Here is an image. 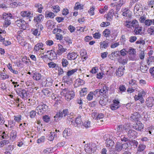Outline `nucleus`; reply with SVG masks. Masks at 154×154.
Here are the masks:
<instances>
[{"mask_svg":"<svg viewBox=\"0 0 154 154\" xmlns=\"http://www.w3.org/2000/svg\"><path fill=\"white\" fill-rule=\"evenodd\" d=\"M128 144L127 143L122 144L119 142H117L115 146V149L118 152L122 150L124 151L128 149Z\"/></svg>","mask_w":154,"mask_h":154,"instance_id":"f257e3e1","label":"nucleus"},{"mask_svg":"<svg viewBox=\"0 0 154 154\" xmlns=\"http://www.w3.org/2000/svg\"><path fill=\"white\" fill-rule=\"evenodd\" d=\"M104 137L105 139L106 138V147H111L113 146L114 143L113 140V137L112 135V134H107L105 135Z\"/></svg>","mask_w":154,"mask_h":154,"instance_id":"f03ea898","label":"nucleus"},{"mask_svg":"<svg viewBox=\"0 0 154 154\" xmlns=\"http://www.w3.org/2000/svg\"><path fill=\"white\" fill-rule=\"evenodd\" d=\"M48 106L45 104L39 105L36 108L38 114L41 115L44 113L48 110Z\"/></svg>","mask_w":154,"mask_h":154,"instance_id":"7ed1b4c3","label":"nucleus"},{"mask_svg":"<svg viewBox=\"0 0 154 154\" xmlns=\"http://www.w3.org/2000/svg\"><path fill=\"white\" fill-rule=\"evenodd\" d=\"M17 25L21 29L25 30L28 26V24L23 20L20 19L15 21Z\"/></svg>","mask_w":154,"mask_h":154,"instance_id":"20e7f679","label":"nucleus"},{"mask_svg":"<svg viewBox=\"0 0 154 154\" xmlns=\"http://www.w3.org/2000/svg\"><path fill=\"white\" fill-rule=\"evenodd\" d=\"M17 93L22 98L25 99L28 96L27 91L22 88L18 89L17 91Z\"/></svg>","mask_w":154,"mask_h":154,"instance_id":"39448f33","label":"nucleus"},{"mask_svg":"<svg viewBox=\"0 0 154 154\" xmlns=\"http://www.w3.org/2000/svg\"><path fill=\"white\" fill-rule=\"evenodd\" d=\"M2 18L5 20L4 27H7L10 25V16L6 13H4L2 16Z\"/></svg>","mask_w":154,"mask_h":154,"instance_id":"423d86ee","label":"nucleus"},{"mask_svg":"<svg viewBox=\"0 0 154 154\" xmlns=\"http://www.w3.org/2000/svg\"><path fill=\"white\" fill-rule=\"evenodd\" d=\"M137 133L133 130H130L128 132L127 135L128 138L132 139H135L137 137Z\"/></svg>","mask_w":154,"mask_h":154,"instance_id":"0eeeda50","label":"nucleus"},{"mask_svg":"<svg viewBox=\"0 0 154 154\" xmlns=\"http://www.w3.org/2000/svg\"><path fill=\"white\" fill-rule=\"evenodd\" d=\"M133 127L137 130L141 131L143 128V125L140 121H138L135 124L133 125Z\"/></svg>","mask_w":154,"mask_h":154,"instance_id":"6e6552de","label":"nucleus"},{"mask_svg":"<svg viewBox=\"0 0 154 154\" xmlns=\"http://www.w3.org/2000/svg\"><path fill=\"white\" fill-rule=\"evenodd\" d=\"M58 49L56 53V55H61L66 51V49L64 48L60 45H58Z\"/></svg>","mask_w":154,"mask_h":154,"instance_id":"1a4fd4ad","label":"nucleus"},{"mask_svg":"<svg viewBox=\"0 0 154 154\" xmlns=\"http://www.w3.org/2000/svg\"><path fill=\"white\" fill-rule=\"evenodd\" d=\"M119 103V102L118 101L114 100L113 103L110 106L111 109L112 110H115L119 108L120 107Z\"/></svg>","mask_w":154,"mask_h":154,"instance_id":"9d476101","label":"nucleus"},{"mask_svg":"<svg viewBox=\"0 0 154 154\" xmlns=\"http://www.w3.org/2000/svg\"><path fill=\"white\" fill-rule=\"evenodd\" d=\"M146 103L148 107H152L154 105V98L152 97L148 98L146 100Z\"/></svg>","mask_w":154,"mask_h":154,"instance_id":"9b49d317","label":"nucleus"},{"mask_svg":"<svg viewBox=\"0 0 154 154\" xmlns=\"http://www.w3.org/2000/svg\"><path fill=\"white\" fill-rule=\"evenodd\" d=\"M140 115L137 112L134 113L130 117V119L132 121H138L140 117Z\"/></svg>","mask_w":154,"mask_h":154,"instance_id":"f8f14e48","label":"nucleus"},{"mask_svg":"<svg viewBox=\"0 0 154 154\" xmlns=\"http://www.w3.org/2000/svg\"><path fill=\"white\" fill-rule=\"evenodd\" d=\"M92 147H94L95 149H97L96 146L95 144H93L89 143V144L85 145V149L86 151L89 153L92 152Z\"/></svg>","mask_w":154,"mask_h":154,"instance_id":"ddd939ff","label":"nucleus"},{"mask_svg":"<svg viewBox=\"0 0 154 154\" xmlns=\"http://www.w3.org/2000/svg\"><path fill=\"white\" fill-rule=\"evenodd\" d=\"M122 15L123 16L130 17L131 16V11L128 9L127 8H125L122 9Z\"/></svg>","mask_w":154,"mask_h":154,"instance_id":"4468645a","label":"nucleus"},{"mask_svg":"<svg viewBox=\"0 0 154 154\" xmlns=\"http://www.w3.org/2000/svg\"><path fill=\"white\" fill-rule=\"evenodd\" d=\"M78 55L76 53L72 52L68 53L67 55V58L68 60H75L77 57Z\"/></svg>","mask_w":154,"mask_h":154,"instance_id":"2eb2a0df","label":"nucleus"},{"mask_svg":"<svg viewBox=\"0 0 154 154\" xmlns=\"http://www.w3.org/2000/svg\"><path fill=\"white\" fill-rule=\"evenodd\" d=\"M74 96V92L73 91H70L68 94L65 95V98L66 100L69 101L73 98Z\"/></svg>","mask_w":154,"mask_h":154,"instance_id":"dca6fc26","label":"nucleus"},{"mask_svg":"<svg viewBox=\"0 0 154 154\" xmlns=\"http://www.w3.org/2000/svg\"><path fill=\"white\" fill-rule=\"evenodd\" d=\"M82 121L81 116H79L75 119V122H73V125L75 127H79L82 125Z\"/></svg>","mask_w":154,"mask_h":154,"instance_id":"f3484780","label":"nucleus"},{"mask_svg":"<svg viewBox=\"0 0 154 154\" xmlns=\"http://www.w3.org/2000/svg\"><path fill=\"white\" fill-rule=\"evenodd\" d=\"M129 126L128 124H125L124 125H120L118 126L117 128L118 132L117 133H119H119L120 132H121L123 130H126L127 129V128Z\"/></svg>","mask_w":154,"mask_h":154,"instance_id":"a211bd4d","label":"nucleus"},{"mask_svg":"<svg viewBox=\"0 0 154 154\" xmlns=\"http://www.w3.org/2000/svg\"><path fill=\"white\" fill-rule=\"evenodd\" d=\"M124 67H119L116 72V75L118 77L121 76L124 74Z\"/></svg>","mask_w":154,"mask_h":154,"instance_id":"6ab92c4d","label":"nucleus"},{"mask_svg":"<svg viewBox=\"0 0 154 154\" xmlns=\"http://www.w3.org/2000/svg\"><path fill=\"white\" fill-rule=\"evenodd\" d=\"M11 60L12 62H13L14 63H15V65L17 66H21L23 65L21 59L18 60L17 58H16L15 59L13 58H12V60Z\"/></svg>","mask_w":154,"mask_h":154,"instance_id":"aec40b11","label":"nucleus"},{"mask_svg":"<svg viewBox=\"0 0 154 154\" xmlns=\"http://www.w3.org/2000/svg\"><path fill=\"white\" fill-rule=\"evenodd\" d=\"M21 15L23 17H32V14L29 11H23L20 13Z\"/></svg>","mask_w":154,"mask_h":154,"instance_id":"412c9836","label":"nucleus"},{"mask_svg":"<svg viewBox=\"0 0 154 154\" xmlns=\"http://www.w3.org/2000/svg\"><path fill=\"white\" fill-rule=\"evenodd\" d=\"M114 11L113 9H111L109 11V13L106 15H105V16H106V17L107 20L110 21L112 20L114 14Z\"/></svg>","mask_w":154,"mask_h":154,"instance_id":"4be33fe9","label":"nucleus"},{"mask_svg":"<svg viewBox=\"0 0 154 154\" xmlns=\"http://www.w3.org/2000/svg\"><path fill=\"white\" fill-rule=\"evenodd\" d=\"M43 44L42 43H39L35 45L34 47V51H38L41 49L43 50Z\"/></svg>","mask_w":154,"mask_h":154,"instance_id":"5701e85b","label":"nucleus"},{"mask_svg":"<svg viewBox=\"0 0 154 154\" xmlns=\"http://www.w3.org/2000/svg\"><path fill=\"white\" fill-rule=\"evenodd\" d=\"M80 53L82 59H84L82 61L83 62L86 60L88 58L86 52L84 50H82Z\"/></svg>","mask_w":154,"mask_h":154,"instance_id":"b1692460","label":"nucleus"},{"mask_svg":"<svg viewBox=\"0 0 154 154\" xmlns=\"http://www.w3.org/2000/svg\"><path fill=\"white\" fill-rule=\"evenodd\" d=\"M71 134V130L70 128H66L63 132V136L65 137L70 136Z\"/></svg>","mask_w":154,"mask_h":154,"instance_id":"393cba45","label":"nucleus"},{"mask_svg":"<svg viewBox=\"0 0 154 154\" xmlns=\"http://www.w3.org/2000/svg\"><path fill=\"white\" fill-rule=\"evenodd\" d=\"M134 99L135 100H139L141 103H143L144 102V100L143 98V96L139 93L138 95H135Z\"/></svg>","mask_w":154,"mask_h":154,"instance_id":"a878e982","label":"nucleus"},{"mask_svg":"<svg viewBox=\"0 0 154 154\" xmlns=\"http://www.w3.org/2000/svg\"><path fill=\"white\" fill-rule=\"evenodd\" d=\"M142 27L138 26L135 28L134 32L136 35H141L142 34Z\"/></svg>","mask_w":154,"mask_h":154,"instance_id":"bb28decb","label":"nucleus"},{"mask_svg":"<svg viewBox=\"0 0 154 154\" xmlns=\"http://www.w3.org/2000/svg\"><path fill=\"white\" fill-rule=\"evenodd\" d=\"M119 51L112 52L111 54L109 55V58L111 60H113V58H116L119 56Z\"/></svg>","mask_w":154,"mask_h":154,"instance_id":"cd10ccee","label":"nucleus"},{"mask_svg":"<svg viewBox=\"0 0 154 154\" xmlns=\"http://www.w3.org/2000/svg\"><path fill=\"white\" fill-rule=\"evenodd\" d=\"M35 7L37 9V11L38 13H42L43 9V7L42 4L40 3H36L35 5Z\"/></svg>","mask_w":154,"mask_h":154,"instance_id":"c85d7f7f","label":"nucleus"},{"mask_svg":"<svg viewBox=\"0 0 154 154\" xmlns=\"http://www.w3.org/2000/svg\"><path fill=\"white\" fill-rule=\"evenodd\" d=\"M57 137V134L56 133L51 132L48 136V139L50 141H52L54 138H56Z\"/></svg>","mask_w":154,"mask_h":154,"instance_id":"c756f323","label":"nucleus"},{"mask_svg":"<svg viewBox=\"0 0 154 154\" xmlns=\"http://www.w3.org/2000/svg\"><path fill=\"white\" fill-rule=\"evenodd\" d=\"M45 17L46 18H53L55 16V14L53 12L48 11H46L45 13Z\"/></svg>","mask_w":154,"mask_h":154,"instance_id":"7c9ffc66","label":"nucleus"},{"mask_svg":"<svg viewBox=\"0 0 154 154\" xmlns=\"http://www.w3.org/2000/svg\"><path fill=\"white\" fill-rule=\"evenodd\" d=\"M108 87L106 85L103 86L101 88L100 90L101 95L105 94L108 91Z\"/></svg>","mask_w":154,"mask_h":154,"instance_id":"2f4dec72","label":"nucleus"},{"mask_svg":"<svg viewBox=\"0 0 154 154\" xmlns=\"http://www.w3.org/2000/svg\"><path fill=\"white\" fill-rule=\"evenodd\" d=\"M109 42L108 41L105 40L100 43V47L102 48H106L108 46Z\"/></svg>","mask_w":154,"mask_h":154,"instance_id":"473e14b6","label":"nucleus"},{"mask_svg":"<svg viewBox=\"0 0 154 154\" xmlns=\"http://www.w3.org/2000/svg\"><path fill=\"white\" fill-rule=\"evenodd\" d=\"M42 77L41 73L38 72H35L33 74V79L36 80H39Z\"/></svg>","mask_w":154,"mask_h":154,"instance_id":"72a5a7b5","label":"nucleus"},{"mask_svg":"<svg viewBox=\"0 0 154 154\" xmlns=\"http://www.w3.org/2000/svg\"><path fill=\"white\" fill-rule=\"evenodd\" d=\"M17 134V133L15 131H12L11 134H10V139H11L12 141L16 140Z\"/></svg>","mask_w":154,"mask_h":154,"instance_id":"f704fd0d","label":"nucleus"},{"mask_svg":"<svg viewBox=\"0 0 154 154\" xmlns=\"http://www.w3.org/2000/svg\"><path fill=\"white\" fill-rule=\"evenodd\" d=\"M59 112L60 115V117L61 118L65 117L66 116H67L69 113L68 110L66 109H63L62 112Z\"/></svg>","mask_w":154,"mask_h":154,"instance_id":"c9c22d12","label":"nucleus"},{"mask_svg":"<svg viewBox=\"0 0 154 154\" xmlns=\"http://www.w3.org/2000/svg\"><path fill=\"white\" fill-rule=\"evenodd\" d=\"M22 37L19 36V37H17V39L18 40L19 43L21 45L25 46L28 45H30L29 44H28L27 42H26L24 41V40L23 39V41H20L19 40L21 39H22L21 38Z\"/></svg>","mask_w":154,"mask_h":154,"instance_id":"e433bc0d","label":"nucleus"},{"mask_svg":"<svg viewBox=\"0 0 154 154\" xmlns=\"http://www.w3.org/2000/svg\"><path fill=\"white\" fill-rule=\"evenodd\" d=\"M129 84L131 87H133L134 88H137V87L136 81L133 79H131L129 81Z\"/></svg>","mask_w":154,"mask_h":154,"instance_id":"4c0bfd02","label":"nucleus"},{"mask_svg":"<svg viewBox=\"0 0 154 154\" xmlns=\"http://www.w3.org/2000/svg\"><path fill=\"white\" fill-rule=\"evenodd\" d=\"M42 92L45 95L48 97L50 95L51 93V90L48 89H43L42 91Z\"/></svg>","mask_w":154,"mask_h":154,"instance_id":"58836bf2","label":"nucleus"},{"mask_svg":"<svg viewBox=\"0 0 154 154\" xmlns=\"http://www.w3.org/2000/svg\"><path fill=\"white\" fill-rule=\"evenodd\" d=\"M10 98L11 99H10V103L12 105L13 104H15L16 105H17V103H18L19 101L17 100V99H16L14 97L13 95H10Z\"/></svg>","mask_w":154,"mask_h":154,"instance_id":"ea45409f","label":"nucleus"},{"mask_svg":"<svg viewBox=\"0 0 154 154\" xmlns=\"http://www.w3.org/2000/svg\"><path fill=\"white\" fill-rule=\"evenodd\" d=\"M44 18V16L42 14H39L34 17V20L37 22H40Z\"/></svg>","mask_w":154,"mask_h":154,"instance_id":"a19ab883","label":"nucleus"},{"mask_svg":"<svg viewBox=\"0 0 154 154\" xmlns=\"http://www.w3.org/2000/svg\"><path fill=\"white\" fill-rule=\"evenodd\" d=\"M127 53L130 54H135L136 53V51L133 48L130 47L127 51Z\"/></svg>","mask_w":154,"mask_h":154,"instance_id":"79ce46f5","label":"nucleus"},{"mask_svg":"<svg viewBox=\"0 0 154 154\" xmlns=\"http://www.w3.org/2000/svg\"><path fill=\"white\" fill-rule=\"evenodd\" d=\"M148 67L146 65H141L140 67V70L143 73H145L147 70Z\"/></svg>","mask_w":154,"mask_h":154,"instance_id":"37998d69","label":"nucleus"},{"mask_svg":"<svg viewBox=\"0 0 154 154\" xmlns=\"http://www.w3.org/2000/svg\"><path fill=\"white\" fill-rule=\"evenodd\" d=\"M84 82H85L84 81L79 79L76 80L75 84V85L77 84V86H79L80 85L84 84Z\"/></svg>","mask_w":154,"mask_h":154,"instance_id":"c03bdc74","label":"nucleus"},{"mask_svg":"<svg viewBox=\"0 0 154 154\" xmlns=\"http://www.w3.org/2000/svg\"><path fill=\"white\" fill-rule=\"evenodd\" d=\"M141 9L139 5H136L134 7V13H137L138 11L140 12Z\"/></svg>","mask_w":154,"mask_h":154,"instance_id":"a18cd8bd","label":"nucleus"},{"mask_svg":"<svg viewBox=\"0 0 154 154\" xmlns=\"http://www.w3.org/2000/svg\"><path fill=\"white\" fill-rule=\"evenodd\" d=\"M77 71V69H72L71 70H69L67 72L66 75L68 76H70L73 74L75 72H76Z\"/></svg>","mask_w":154,"mask_h":154,"instance_id":"49530a36","label":"nucleus"},{"mask_svg":"<svg viewBox=\"0 0 154 154\" xmlns=\"http://www.w3.org/2000/svg\"><path fill=\"white\" fill-rule=\"evenodd\" d=\"M53 11L54 12L57 13L60 11V8L58 5L53 6L52 7Z\"/></svg>","mask_w":154,"mask_h":154,"instance_id":"de8ad7c7","label":"nucleus"},{"mask_svg":"<svg viewBox=\"0 0 154 154\" xmlns=\"http://www.w3.org/2000/svg\"><path fill=\"white\" fill-rule=\"evenodd\" d=\"M148 33L150 35L154 34V26H151L147 29Z\"/></svg>","mask_w":154,"mask_h":154,"instance_id":"09e8293b","label":"nucleus"},{"mask_svg":"<svg viewBox=\"0 0 154 154\" xmlns=\"http://www.w3.org/2000/svg\"><path fill=\"white\" fill-rule=\"evenodd\" d=\"M61 63L63 67H66L68 65L69 62L66 59L63 58L62 60Z\"/></svg>","mask_w":154,"mask_h":154,"instance_id":"8fccbe9b","label":"nucleus"},{"mask_svg":"<svg viewBox=\"0 0 154 154\" xmlns=\"http://www.w3.org/2000/svg\"><path fill=\"white\" fill-rule=\"evenodd\" d=\"M74 9L76 10L78 9L81 10L83 9V6L79 4V3H76L75 5V6L74 7Z\"/></svg>","mask_w":154,"mask_h":154,"instance_id":"3c124183","label":"nucleus"},{"mask_svg":"<svg viewBox=\"0 0 154 154\" xmlns=\"http://www.w3.org/2000/svg\"><path fill=\"white\" fill-rule=\"evenodd\" d=\"M32 31V34L36 36H39L40 35V32L38 31V29H33Z\"/></svg>","mask_w":154,"mask_h":154,"instance_id":"603ef678","label":"nucleus"},{"mask_svg":"<svg viewBox=\"0 0 154 154\" xmlns=\"http://www.w3.org/2000/svg\"><path fill=\"white\" fill-rule=\"evenodd\" d=\"M21 116L20 115H18L16 116H14V120L18 123L20 121L21 118Z\"/></svg>","mask_w":154,"mask_h":154,"instance_id":"864d4df0","label":"nucleus"},{"mask_svg":"<svg viewBox=\"0 0 154 154\" xmlns=\"http://www.w3.org/2000/svg\"><path fill=\"white\" fill-rule=\"evenodd\" d=\"M146 148V146L143 144H140L139 146L138 151L139 152L143 151Z\"/></svg>","mask_w":154,"mask_h":154,"instance_id":"5fc2aeb1","label":"nucleus"},{"mask_svg":"<svg viewBox=\"0 0 154 154\" xmlns=\"http://www.w3.org/2000/svg\"><path fill=\"white\" fill-rule=\"evenodd\" d=\"M60 112H57L54 117V118H55L54 120L57 122L59 120H60L61 118L60 117Z\"/></svg>","mask_w":154,"mask_h":154,"instance_id":"6e6d98bb","label":"nucleus"},{"mask_svg":"<svg viewBox=\"0 0 154 154\" xmlns=\"http://www.w3.org/2000/svg\"><path fill=\"white\" fill-rule=\"evenodd\" d=\"M110 31L109 29H105L103 32L104 36L106 37L108 36L110 34Z\"/></svg>","mask_w":154,"mask_h":154,"instance_id":"4d7b16f0","label":"nucleus"},{"mask_svg":"<svg viewBox=\"0 0 154 154\" xmlns=\"http://www.w3.org/2000/svg\"><path fill=\"white\" fill-rule=\"evenodd\" d=\"M83 125L86 128H89L91 127L90 122L87 120L84 122Z\"/></svg>","mask_w":154,"mask_h":154,"instance_id":"13d9d810","label":"nucleus"},{"mask_svg":"<svg viewBox=\"0 0 154 154\" xmlns=\"http://www.w3.org/2000/svg\"><path fill=\"white\" fill-rule=\"evenodd\" d=\"M73 113H71L70 114H69L67 115V120L69 121H71V123H73V119L72 118H73Z\"/></svg>","mask_w":154,"mask_h":154,"instance_id":"bf43d9fd","label":"nucleus"},{"mask_svg":"<svg viewBox=\"0 0 154 154\" xmlns=\"http://www.w3.org/2000/svg\"><path fill=\"white\" fill-rule=\"evenodd\" d=\"M93 93L92 92H90L87 95V98L88 100H92L93 97Z\"/></svg>","mask_w":154,"mask_h":154,"instance_id":"052dcab7","label":"nucleus"},{"mask_svg":"<svg viewBox=\"0 0 154 154\" xmlns=\"http://www.w3.org/2000/svg\"><path fill=\"white\" fill-rule=\"evenodd\" d=\"M131 23L132 27L135 28L139 26L138 22L137 20H134L131 21Z\"/></svg>","mask_w":154,"mask_h":154,"instance_id":"680f3d73","label":"nucleus"},{"mask_svg":"<svg viewBox=\"0 0 154 154\" xmlns=\"http://www.w3.org/2000/svg\"><path fill=\"white\" fill-rule=\"evenodd\" d=\"M58 69V75H62L64 73V71L61 67L57 66Z\"/></svg>","mask_w":154,"mask_h":154,"instance_id":"e2e57ef3","label":"nucleus"},{"mask_svg":"<svg viewBox=\"0 0 154 154\" xmlns=\"http://www.w3.org/2000/svg\"><path fill=\"white\" fill-rule=\"evenodd\" d=\"M119 51L121 55L123 56H125L127 53V51L125 48H123Z\"/></svg>","mask_w":154,"mask_h":154,"instance_id":"0e129e2a","label":"nucleus"},{"mask_svg":"<svg viewBox=\"0 0 154 154\" xmlns=\"http://www.w3.org/2000/svg\"><path fill=\"white\" fill-rule=\"evenodd\" d=\"M10 82H12V83L11 85V86L12 88H15L19 86V85L17 84V82H14L12 80H10Z\"/></svg>","mask_w":154,"mask_h":154,"instance_id":"69168bd1","label":"nucleus"},{"mask_svg":"<svg viewBox=\"0 0 154 154\" xmlns=\"http://www.w3.org/2000/svg\"><path fill=\"white\" fill-rule=\"evenodd\" d=\"M36 115V112L32 110L29 113V116L31 118H33L35 117Z\"/></svg>","mask_w":154,"mask_h":154,"instance_id":"338daca9","label":"nucleus"},{"mask_svg":"<svg viewBox=\"0 0 154 154\" xmlns=\"http://www.w3.org/2000/svg\"><path fill=\"white\" fill-rule=\"evenodd\" d=\"M48 66L50 68H54L57 66V64L53 62H50L48 64Z\"/></svg>","mask_w":154,"mask_h":154,"instance_id":"774afa93","label":"nucleus"}]
</instances>
